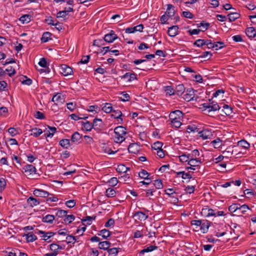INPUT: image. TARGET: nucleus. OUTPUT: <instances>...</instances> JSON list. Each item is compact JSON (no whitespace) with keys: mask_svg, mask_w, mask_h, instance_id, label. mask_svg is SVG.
Here are the masks:
<instances>
[{"mask_svg":"<svg viewBox=\"0 0 256 256\" xmlns=\"http://www.w3.org/2000/svg\"><path fill=\"white\" fill-rule=\"evenodd\" d=\"M182 116V112L179 110L172 112L169 114V118L172 124L176 128H178L181 126L180 120Z\"/></svg>","mask_w":256,"mask_h":256,"instance_id":"nucleus-1","label":"nucleus"},{"mask_svg":"<svg viewBox=\"0 0 256 256\" xmlns=\"http://www.w3.org/2000/svg\"><path fill=\"white\" fill-rule=\"evenodd\" d=\"M114 142L116 143H122L126 139V128L122 126L116 127L114 130Z\"/></svg>","mask_w":256,"mask_h":256,"instance_id":"nucleus-2","label":"nucleus"},{"mask_svg":"<svg viewBox=\"0 0 256 256\" xmlns=\"http://www.w3.org/2000/svg\"><path fill=\"white\" fill-rule=\"evenodd\" d=\"M202 108L203 111L206 112L208 114L212 112L220 110V108L216 102L209 100L208 102L204 103L202 104Z\"/></svg>","mask_w":256,"mask_h":256,"instance_id":"nucleus-3","label":"nucleus"},{"mask_svg":"<svg viewBox=\"0 0 256 256\" xmlns=\"http://www.w3.org/2000/svg\"><path fill=\"white\" fill-rule=\"evenodd\" d=\"M202 162L203 161L201 158H190L188 164L190 166L186 167V169L188 170H196L197 168H200V166Z\"/></svg>","mask_w":256,"mask_h":256,"instance_id":"nucleus-4","label":"nucleus"},{"mask_svg":"<svg viewBox=\"0 0 256 256\" xmlns=\"http://www.w3.org/2000/svg\"><path fill=\"white\" fill-rule=\"evenodd\" d=\"M198 134V136L204 140L210 139L213 136L212 130L208 129H204L200 131Z\"/></svg>","mask_w":256,"mask_h":256,"instance_id":"nucleus-5","label":"nucleus"},{"mask_svg":"<svg viewBox=\"0 0 256 256\" xmlns=\"http://www.w3.org/2000/svg\"><path fill=\"white\" fill-rule=\"evenodd\" d=\"M38 234H42L41 236L42 239L48 242H51V240H48L50 238L53 236L56 233L52 232H46L43 230H39L38 232Z\"/></svg>","mask_w":256,"mask_h":256,"instance_id":"nucleus-6","label":"nucleus"},{"mask_svg":"<svg viewBox=\"0 0 256 256\" xmlns=\"http://www.w3.org/2000/svg\"><path fill=\"white\" fill-rule=\"evenodd\" d=\"M65 96L60 93H57L53 96L52 101L55 103L56 105L62 104L64 102Z\"/></svg>","mask_w":256,"mask_h":256,"instance_id":"nucleus-7","label":"nucleus"},{"mask_svg":"<svg viewBox=\"0 0 256 256\" xmlns=\"http://www.w3.org/2000/svg\"><path fill=\"white\" fill-rule=\"evenodd\" d=\"M33 194L38 197L47 198L49 196H52V194H50L48 192L40 188H36L33 191Z\"/></svg>","mask_w":256,"mask_h":256,"instance_id":"nucleus-8","label":"nucleus"},{"mask_svg":"<svg viewBox=\"0 0 256 256\" xmlns=\"http://www.w3.org/2000/svg\"><path fill=\"white\" fill-rule=\"evenodd\" d=\"M118 38L117 35L115 34V32L111 30L110 32L106 34L104 36V40L108 43L112 42L114 40Z\"/></svg>","mask_w":256,"mask_h":256,"instance_id":"nucleus-9","label":"nucleus"},{"mask_svg":"<svg viewBox=\"0 0 256 256\" xmlns=\"http://www.w3.org/2000/svg\"><path fill=\"white\" fill-rule=\"evenodd\" d=\"M60 73L64 76H68L72 74V68L66 64H62L60 67Z\"/></svg>","mask_w":256,"mask_h":256,"instance_id":"nucleus-10","label":"nucleus"},{"mask_svg":"<svg viewBox=\"0 0 256 256\" xmlns=\"http://www.w3.org/2000/svg\"><path fill=\"white\" fill-rule=\"evenodd\" d=\"M194 90L192 88H188L184 96V98L187 102L194 100Z\"/></svg>","mask_w":256,"mask_h":256,"instance_id":"nucleus-11","label":"nucleus"},{"mask_svg":"<svg viewBox=\"0 0 256 256\" xmlns=\"http://www.w3.org/2000/svg\"><path fill=\"white\" fill-rule=\"evenodd\" d=\"M22 172L28 175H30L36 174V169L35 166L32 164H26L22 168Z\"/></svg>","mask_w":256,"mask_h":256,"instance_id":"nucleus-12","label":"nucleus"},{"mask_svg":"<svg viewBox=\"0 0 256 256\" xmlns=\"http://www.w3.org/2000/svg\"><path fill=\"white\" fill-rule=\"evenodd\" d=\"M208 48H215L216 50L221 49L225 46L224 43L222 42H210L206 45Z\"/></svg>","mask_w":256,"mask_h":256,"instance_id":"nucleus-13","label":"nucleus"},{"mask_svg":"<svg viewBox=\"0 0 256 256\" xmlns=\"http://www.w3.org/2000/svg\"><path fill=\"white\" fill-rule=\"evenodd\" d=\"M122 78L126 79L128 82H131L134 80L138 79L137 74L134 72H126L122 76Z\"/></svg>","mask_w":256,"mask_h":256,"instance_id":"nucleus-14","label":"nucleus"},{"mask_svg":"<svg viewBox=\"0 0 256 256\" xmlns=\"http://www.w3.org/2000/svg\"><path fill=\"white\" fill-rule=\"evenodd\" d=\"M93 128L96 130H100L102 128V121L100 118H94L92 122Z\"/></svg>","mask_w":256,"mask_h":256,"instance_id":"nucleus-15","label":"nucleus"},{"mask_svg":"<svg viewBox=\"0 0 256 256\" xmlns=\"http://www.w3.org/2000/svg\"><path fill=\"white\" fill-rule=\"evenodd\" d=\"M178 26H173L168 28V34L170 37H174L178 34Z\"/></svg>","mask_w":256,"mask_h":256,"instance_id":"nucleus-16","label":"nucleus"},{"mask_svg":"<svg viewBox=\"0 0 256 256\" xmlns=\"http://www.w3.org/2000/svg\"><path fill=\"white\" fill-rule=\"evenodd\" d=\"M134 217L135 218L136 220L142 221L146 220L148 218V216L144 212H137L134 214Z\"/></svg>","mask_w":256,"mask_h":256,"instance_id":"nucleus-17","label":"nucleus"},{"mask_svg":"<svg viewBox=\"0 0 256 256\" xmlns=\"http://www.w3.org/2000/svg\"><path fill=\"white\" fill-rule=\"evenodd\" d=\"M236 147L237 146H232L227 148L222 152L224 157L226 158L230 157L233 154L234 148H236Z\"/></svg>","mask_w":256,"mask_h":256,"instance_id":"nucleus-18","label":"nucleus"},{"mask_svg":"<svg viewBox=\"0 0 256 256\" xmlns=\"http://www.w3.org/2000/svg\"><path fill=\"white\" fill-rule=\"evenodd\" d=\"M232 112V109L231 107L227 104H224L222 106V108L221 110L220 114L223 116L225 114L226 116H230Z\"/></svg>","mask_w":256,"mask_h":256,"instance_id":"nucleus-19","label":"nucleus"},{"mask_svg":"<svg viewBox=\"0 0 256 256\" xmlns=\"http://www.w3.org/2000/svg\"><path fill=\"white\" fill-rule=\"evenodd\" d=\"M175 14L174 7L171 4H167V8L166 12V14L169 18H172Z\"/></svg>","mask_w":256,"mask_h":256,"instance_id":"nucleus-20","label":"nucleus"},{"mask_svg":"<svg viewBox=\"0 0 256 256\" xmlns=\"http://www.w3.org/2000/svg\"><path fill=\"white\" fill-rule=\"evenodd\" d=\"M246 34L249 38H254L256 36V30L254 27L247 28Z\"/></svg>","mask_w":256,"mask_h":256,"instance_id":"nucleus-21","label":"nucleus"},{"mask_svg":"<svg viewBox=\"0 0 256 256\" xmlns=\"http://www.w3.org/2000/svg\"><path fill=\"white\" fill-rule=\"evenodd\" d=\"M22 236L26 237L27 242H33L37 240V236L32 232L24 234Z\"/></svg>","mask_w":256,"mask_h":256,"instance_id":"nucleus-22","label":"nucleus"},{"mask_svg":"<svg viewBox=\"0 0 256 256\" xmlns=\"http://www.w3.org/2000/svg\"><path fill=\"white\" fill-rule=\"evenodd\" d=\"M200 212L201 214L205 217L216 216L213 209H202Z\"/></svg>","mask_w":256,"mask_h":256,"instance_id":"nucleus-23","label":"nucleus"},{"mask_svg":"<svg viewBox=\"0 0 256 256\" xmlns=\"http://www.w3.org/2000/svg\"><path fill=\"white\" fill-rule=\"evenodd\" d=\"M177 177H181L182 179H188L190 180L192 176L189 172H186L184 171H180L176 172Z\"/></svg>","mask_w":256,"mask_h":256,"instance_id":"nucleus-24","label":"nucleus"},{"mask_svg":"<svg viewBox=\"0 0 256 256\" xmlns=\"http://www.w3.org/2000/svg\"><path fill=\"white\" fill-rule=\"evenodd\" d=\"M29 131L32 132L30 135L34 138L38 137L43 132L42 129L37 128H32Z\"/></svg>","mask_w":256,"mask_h":256,"instance_id":"nucleus-25","label":"nucleus"},{"mask_svg":"<svg viewBox=\"0 0 256 256\" xmlns=\"http://www.w3.org/2000/svg\"><path fill=\"white\" fill-rule=\"evenodd\" d=\"M81 139L82 136L78 132H74L72 136L71 140L74 144H79Z\"/></svg>","mask_w":256,"mask_h":256,"instance_id":"nucleus-26","label":"nucleus"},{"mask_svg":"<svg viewBox=\"0 0 256 256\" xmlns=\"http://www.w3.org/2000/svg\"><path fill=\"white\" fill-rule=\"evenodd\" d=\"M222 140L218 138L212 140L210 142V145L214 148H218L222 146Z\"/></svg>","mask_w":256,"mask_h":256,"instance_id":"nucleus-27","label":"nucleus"},{"mask_svg":"<svg viewBox=\"0 0 256 256\" xmlns=\"http://www.w3.org/2000/svg\"><path fill=\"white\" fill-rule=\"evenodd\" d=\"M211 222L206 220L204 222H202L200 225V230L204 234L208 232L209 227L210 226Z\"/></svg>","mask_w":256,"mask_h":256,"instance_id":"nucleus-28","label":"nucleus"},{"mask_svg":"<svg viewBox=\"0 0 256 256\" xmlns=\"http://www.w3.org/2000/svg\"><path fill=\"white\" fill-rule=\"evenodd\" d=\"M112 112L111 114L112 117L114 118H117L118 122L119 120H120V122L122 121V114L120 110H115L114 109V110Z\"/></svg>","mask_w":256,"mask_h":256,"instance_id":"nucleus-29","label":"nucleus"},{"mask_svg":"<svg viewBox=\"0 0 256 256\" xmlns=\"http://www.w3.org/2000/svg\"><path fill=\"white\" fill-rule=\"evenodd\" d=\"M237 146H240L245 150H248L250 147V144L246 140H242L238 142Z\"/></svg>","mask_w":256,"mask_h":256,"instance_id":"nucleus-30","label":"nucleus"},{"mask_svg":"<svg viewBox=\"0 0 256 256\" xmlns=\"http://www.w3.org/2000/svg\"><path fill=\"white\" fill-rule=\"evenodd\" d=\"M48 128L50 130V131H48L46 132L44 134V136L46 138H52L54 136V134L56 132V128L54 126H48Z\"/></svg>","mask_w":256,"mask_h":256,"instance_id":"nucleus-31","label":"nucleus"},{"mask_svg":"<svg viewBox=\"0 0 256 256\" xmlns=\"http://www.w3.org/2000/svg\"><path fill=\"white\" fill-rule=\"evenodd\" d=\"M175 94L178 96H181L185 91V88L182 84H180L176 86Z\"/></svg>","mask_w":256,"mask_h":256,"instance_id":"nucleus-32","label":"nucleus"},{"mask_svg":"<svg viewBox=\"0 0 256 256\" xmlns=\"http://www.w3.org/2000/svg\"><path fill=\"white\" fill-rule=\"evenodd\" d=\"M102 110L106 113H110L114 110L112 104L110 103H106L102 107Z\"/></svg>","mask_w":256,"mask_h":256,"instance_id":"nucleus-33","label":"nucleus"},{"mask_svg":"<svg viewBox=\"0 0 256 256\" xmlns=\"http://www.w3.org/2000/svg\"><path fill=\"white\" fill-rule=\"evenodd\" d=\"M210 25V24L208 22H206L204 21H202L199 24H197V26L198 28H201V29L200 30H201L202 32H204L206 30L209 28Z\"/></svg>","mask_w":256,"mask_h":256,"instance_id":"nucleus-34","label":"nucleus"},{"mask_svg":"<svg viewBox=\"0 0 256 256\" xmlns=\"http://www.w3.org/2000/svg\"><path fill=\"white\" fill-rule=\"evenodd\" d=\"M54 220V216L52 214H47L44 216L42 221L44 222L52 224Z\"/></svg>","mask_w":256,"mask_h":256,"instance_id":"nucleus-35","label":"nucleus"},{"mask_svg":"<svg viewBox=\"0 0 256 256\" xmlns=\"http://www.w3.org/2000/svg\"><path fill=\"white\" fill-rule=\"evenodd\" d=\"M28 204L30 206L33 207L38 206L40 202L36 198L33 197H30L27 200Z\"/></svg>","mask_w":256,"mask_h":256,"instance_id":"nucleus-36","label":"nucleus"},{"mask_svg":"<svg viewBox=\"0 0 256 256\" xmlns=\"http://www.w3.org/2000/svg\"><path fill=\"white\" fill-rule=\"evenodd\" d=\"M59 144L64 148H68L70 146V140L68 139H62L59 142Z\"/></svg>","mask_w":256,"mask_h":256,"instance_id":"nucleus-37","label":"nucleus"},{"mask_svg":"<svg viewBox=\"0 0 256 256\" xmlns=\"http://www.w3.org/2000/svg\"><path fill=\"white\" fill-rule=\"evenodd\" d=\"M138 176L140 178H143L146 180H149L148 176H150V174L147 171H146L144 170H142L138 172Z\"/></svg>","mask_w":256,"mask_h":256,"instance_id":"nucleus-38","label":"nucleus"},{"mask_svg":"<svg viewBox=\"0 0 256 256\" xmlns=\"http://www.w3.org/2000/svg\"><path fill=\"white\" fill-rule=\"evenodd\" d=\"M230 22H232L238 19L240 14L238 12H232L228 15Z\"/></svg>","mask_w":256,"mask_h":256,"instance_id":"nucleus-39","label":"nucleus"},{"mask_svg":"<svg viewBox=\"0 0 256 256\" xmlns=\"http://www.w3.org/2000/svg\"><path fill=\"white\" fill-rule=\"evenodd\" d=\"M82 128L86 130V131H90L93 128L92 124L89 121L86 122H82Z\"/></svg>","mask_w":256,"mask_h":256,"instance_id":"nucleus-40","label":"nucleus"},{"mask_svg":"<svg viewBox=\"0 0 256 256\" xmlns=\"http://www.w3.org/2000/svg\"><path fill=\"white\" fill-rule=\"evenodd\" d=\"M87 110L89 112L98 114L100 111V108L96 105H92L88 106Z\"/></svg>","mask_w":256,"mask_h":256,"instance_id":"nucleus-41","label":"nucleus"},{"mask_svg":"<svg viewBox=\"0 0 256 256\" xmlns=\"http://www.w3.org/2000/svg\"><path fill=\"white\" fill-rule=\"evenodd\" d=\"M190 155L189 154H183L182 155L179 156V160L180 162H188V161L190 159Z\"/></svg>","mask_w":256,"mask_h":256,"instance_id":"nucleus-42","label":"nucleus"},{"mask_svg":"<svg viewBox=\"0 0 256 256\" xmlns=\"http://www.w3.org/2000/svg\"><path fill=\"white\" fill-rule=\"evenodd\" d=\"M98 245L100 248L108 250L110 246V243L108 241H104L100 242Z\"/></svg>","mask_w":256,"mask_h":256,"instance_id":"nucleus-43","label":"nucleus"},{"mask_svg":"<svg viewBox=\"0 0 256 256\" xmlns=\"http://www.w3.org/2000/svg\"><path fill=\"white\" fill-rule=\"evenodd\" d=\"M128 151L130 153L136 154L138 152V146L135 144H131L128 147Z\"/></svg>","mask_w":256,"mask_h":256,"instance_id":"nucleus-44","label":"nucleus"},{"mask_svg":"<svg viewBox=\"0 0 256 256\" xmlns=\"http://www.w3.org/2000/svg\"><path fill=\"white\" fill-rule=\"evenodd\" d=\"M111 232L106 229H103L98 234V236H102L104 238H106L111 235Z\"/></svg>","mask_w":256,"mask_h":256,"instance_id":"nucleus-45","label":"nucleus"},{"mask_svg":"<svg viewBox=\"0 0 256 256\" xmlns=\"http://www.w3.org/2000/svg\"><path fill=\"white\" fill-rule=\"evenodd\" d=\"M106 194L108 198H113L116 195V190L112 188H108L106 191Z\"/></svg>","mask_w":256,"mask_h":256,"instance_id":"nucleus-46","label":"nucleus"},{"mask_svg":"<svg viewBox=\"0 0 256 256\" xmlns=\"http://www.w3.org/2000/svg\"><path fill=\"white\" fill-rule=\"evenodd\" d=\"M158 248V246H150L146 248H144L140 250V254H144L145 252H152V250Z\"/></svg>","mask_w":256,"mask_h":256,"instance_id":"nucleus-47","label":"nucleus"},{"mask_svg":"<svg viewBox=\"0 0 256 256\" xmlns=\"http://www.w3.org/2000/svg\"><path fill=\"white\" fill-rule=\"evenodd\" d=\"M241 210L242 209H228L229 211L232 213L234 216H242L246 212L245 210L242 211Z\"/></svg>","mask_w":256,"mask_h":256,"instance_id":"nucleus-48","label":"nucleus"},{"mask_svg":"<svg viewBox=\"0 0 256 256\" xmlns=\"http://www.w3.org/2000/svg\"><path fill=\"white\" fill-rule=\"evenodd\" d=\"M51 36V34L49 32H45L43 34L41 38V40L43 42H46L50 40Z\"/></svg>","mask_w":256,"mask_h":256,"instance_id":"nucleus-49","label":"nucleus"},{"mask_svg":"<svg viewBox=\"0 0 256 256\" xmlns=\"http://www.w3.org/2000/svg\"><path fill=\"white\" fill-rule=\"evenodd\" d=\"M30 20V16L28 14H25L24 16H22L20 18V21L21 22L22 24H28Z\"/></svg>","mask_w":256,"mask_h":256,"instance_id":"nucleus-50","label":"nucleus"},{"mask_svg":"<svg viewBox=\"0 0 256 256\" xmlns=\"http://www.w3.org/2000/svg\"><path fill=\"white\" fill-rule=\"evenodd\" d=\"M162 146H163V144L162 142L158 141L153 144L152 146V148L154 150L156 151V150L162 149Z\"/></svg>","mask_w":256,"mask_h":256,"instance_id":"nucleus-51","label":"nucleus"},{"mask_svg":"<svg viewBox=\"0 0 256 256\" xmlns=\"http://www.w3.org/2000/svg\"><path fill=\"white\" fill-rule=\"evenodd\" d=\"M164 90L166 94L172 96L175 94V90L171 86H166L164 88Z\"/></svg>","mask_w":256,"mask_h":256,"instance_id":"nucleus-52","label":"nucleus"},{"mask_svg":"<svg viewBox=\"0 0 256 256\" xmlns=\"http://www.w3.org/2000/svg\"><path fill=\"white\" fill-rule=\"evenodd\" d=\"M6 185V180L3 177L0 176V192L4 190Z\"/></svg>","mask_w":256,"mask_h":256,"instance_id":"nucleus-53","label":"nucleus"},{"mask_svg":"<svg viewBox=\"0 0 256 256\" xmlns=\"http://www.w3.org/2000/svg\"><path fill=\"white\" fill-rule=\"evenodd\" d=\"M8 132L12 136H14L20 134L18 130L14 128H9Z\"/></svg>","mask_w":256,"mask_h":256,"instance_id":"nucleus-54","label":"nucleus"},{"mask_svg":"<svg viewBox=\"0 0 256 256\" xmlns=\"http://www.w3.org/2000/svg\"><path fill=\"white\" fill-rule=\"evenodd\" d=\"M204 42L205 40L198 39L194 42L193 44L197 47L200 48L205 45Z\"/></svg>","mask_w":256,"mask_h":256,"instance_id":"nucleus-55","label":"nucleus"},{"mask_svg":"<svg viewBox=\"0 0 256 256\" xmlns=\"http://www.w3.org/2000/svg\"><path fill=\"white\" fill-rule=\"evenodd\" d=\"M190 157L193 158H200L199 157L200 153L198 150L195 149L193 150L191 153L189 154Z\"/></svg>","mask_w":256,"mask_h":256,"instance_id":"nucleus-56","label":"nucleus"},{"mask_svg":"<svg viewBox=\"0 0 256 256\" xmlns=\"http://www.w3.org/2000/svg\"><path fill=\"white\" fill-rule=\"evenodd\" d=\"M120 95L121 96L120 97V99L123 102H127L130 100V96L128 94L126 93L125 92H122L120 94Z\"/></svg>","mask_w":256,"mask_h":256,"instance_id":"nucleus-57","label":"nucleus"},{"mask_svg":"<svg viewBox=\"0 0 256 256\" xmlns=\"http://www.w3.org/2000/svg\"><path fill=\"white\" fill-rule=\"evenodd\" d=\"M66 240L68 244H71L73 245L74 244L76 241V237L71 235L68 236L66 238Z\"/></svg>","mask_w":256,"mask_h":256,"instance_id":"nucleus-58","label":"nucleus"},{"mask_svg":"<svg viewBox=\"0 0 256 256\" xmlns=\"http://www.w3.org/2000/svg\"><path fill=\"white\" fill-rule=\"evenodd\" d=\"M154 185L157 189H160L163 186L162 181L160 179L155 180L154 182Z\"/></svg>","mask_w":256,"mask_h":256,"instance_id":"nucleus-59","label":"nucleus"},{"mask_svg":"<svg viewBox=\"0 0 256 256\" xmlns=\"http://www.w3.org/2000/svg\"><path fill=\"white\" fill-rule=\"evenodd\" d=\"M62 204H64L68 208H73L76 206V202L74 200H70Z\"/></svg>","mask_w":256,"mask_h":256,"instance_id":"nucleus-60","label":"nucleus"},{"mask_svg":"<svg viewBox=\"0 0 256 256\" xmlns=\"http://www.w3.org/2000/svg\"><path fill=\"white\" fill-rule=\"evenodd\" d=\"M74 220V216L73 214H69L66 216L64 221L66 223L70 224Z\"/></svg>","mask_w":256,"mask_h":256,"instance_id":"nucleus-61","label":"nucleus"},{"mask_svg":"<svg viewBox=\"0 0 256 256\" xmlns=\"http://www.w3.org/2000/svg\"><path fill=\"white\" fill-rule=\"evenodd\" d=\"M83 226H80L77 229L76 232L77 234H80V236H82L83 234V232L86 230V224L85 223H82Z\"/></svg>","mask_w":256,"mask_h":256,"instance_id":"nucleus-62","label":"nucleus"},{"mask_svg":"<svg viewBox=\"0 0 256 256\" xmlns=\"http://www.w3.org/2000/svg\"><path fill=\"white\" fill-rule=\"evenodd\" d=\"M67 214V211L64 210L62 209H60L58 211L56 212V216H58L59 218H63L66 217Z\"/></svg>","mask_w":256,"mask_h":256,"instance_id":"nucleus-63","label":"nucleus"},{"mask_svg":"<svg viewBox=\"0 0 256 256\" xmlns=\"http://www.w3.org/2000/svg\"><path fill=\"white\" fill-rule=\"evenodd\" d=\"M50 250L54 252H58V244L52 243L50 245Z\"/></svg>","mask_w":256,"mask_h":256,"instance_id":"nucleus-64","label":"nucleus"}]
</instances>
